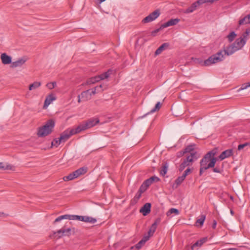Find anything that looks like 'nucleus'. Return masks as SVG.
<instances>
[{
    "mask_svg": "<svg viewBox=\"0 0 250 250\" xmlns=\"http://www.w3.org/2000/svg\"><path fill=\"white\" fill-rule=\"evenodd\" d=\"M194 145H190L188 146L184 150L186 153L187 152L191 153L194 152L193 151Z\"/></svg>",
    "mask_w": 250,
    "mask_h": 250,
    "instance_id": "4c0bfd02",
    "label": "nucleus"
},
{
    "mask_svg": "<svg viewBox=\"0 0 250 250\" xmlns=\"http://www.w3.org/2000/svg\"><path fill=\"white\" fill-rule=\"evenodd\" d=\"M160 15V11L159 9H157L150 13L146 18H145L142 21L144 23H147L153 21L156 19Z\"/></svg>",
    "mask_w": 250,
    "mask_h": 250,
    "instance_id": "0eeeda50",
    "label": "nucleus"
},
{
    "mask_svg": "<svg viewBox=\"0 0 250 250\" xmlns=\"http://www.w3.org/2000/svg\"><path fill=\"white\" fill-rule=\"evenodd\" d=\"M250 32H249V30H246V31L243 34L242 36L240 37V38H244L247 40V37L250 35Z\"/></svg>",
    "mask_w": 250,
    "mask_h": 250,
    "instance_id": "a18cd8bd",
    "label": "nucleus"
},
{
    "mask_svg": "<svg viewBox=\"0 0 250 250\" xmlns=\"http://www.w3.org/2000/svg\"><path fill=\"white\" fill-rule=\"evenodd\" d=\"M26 61V60L23 58L20 59L17 61L12 62L11 67L12 68H15L21 66Z\"/></svg>",
    "mask_w": 250,
    "mask_h": 250,
    "instance_id": "a211bd4d",
    "label": "nucleus"
},
{
    "mask_svg": "<svg viewBox=\"0 0 250 250\" xmlns=\"http://www.w3.org/2000/svg\"><path fill=\"white\" fill-rule=\"evenodd\" d=\"M62 219H68L69 220H79L81 221L89 222L91 223H95L97 221V220L95 218L89 216L65 214L60 216L58 217H57L54 220L53 224H55L56 223L60 222Z\"/></svg>",
    "mask_w": 250,
    "mask_h": 250,
    "instance_id": "f03ea898",
    "label": "nucleus"
},
{
    "mask_svg": "<svg viewBox=\"0 0 250 250\" xmlns=\"http://www.w3.org/2000/svg\"><path fill=\"white\" fill-rule=\"evenodd\" d=\"M185 171L187 172L188 174L191 172V169L190 168H188Z\"/></svg>",
    "mask_w": 250,
    "mask_h": 250,
    "instance_id": "bf43d9fd",
    "label": "nucleus"
},
{
    "mask_svg": "<svg viewBox=\"0 0 250 250\" xmlns=\"http://www.w3.org/2000/svg\"><path fill=\"white\" fill-rule=\"evenodd\" d=\"M205 219L206 215L204 214H201L195 222L196 226L197 227H202L204 224Z\"/></svg>",
    "mask_w": 250,
    "mask_h": 250,
    "instance_id": "aec40b11",
    "label": "nucleus"
},
{
    "mask_svg": "<svg viewBox=\"0 0 250 250\" xmlns=\"http://www.w3.org/2000/svg\"><path fill=\"white\" fill-rule=\"evenodd\" d=\"M184 180L181 177V176H179L175 181V184H173L172 187L173 188H177V187L180 185L183 182Z\"/></svg>",
    "mask_w": 250,
    "mask_h": 250,
    "instance_id": "2f4dec72",
    "label": "nucleus"
},
{
    "mask_svg": "<svg viewBox=\"0 0 250 250\" xmlns=\"http://www.w3.org/2000/svg\"><path fill=\"white\" fill-rule=\"evenodd\" d=\"M233 154V150L232 149H229L226 150L222 152L219 156V159L222 161L225 158L230 157Z\"/></svg>",
    "mask_w": 250,
    "mask_h": 250,
    "instance_id": "9d476101",
    "label": "nucleus"
},
{
    "mask_svg": "<svg viewBox=\"0 0 250 250\" xmlns=\"http://www.w3.org/2000/svg\"><path fill=\"white\" fill-rule=\"evenodd\" d=\"M207 237H204V238H203L202 239H201L200 240H198V242L200 243V244H201V245H203V244H204L205 243H206L207 241Z\"/></svg>",
    "mask_w": 250,
    "mask_h": 250,
    "instance_id": "de8ad7c7",
    "label": "nucleus"
},
{
    "mask_svg": "<svg viewBox=\"0 0 250 250\" xmlns=\"http://www.w3.org/2000/svg\"><path fill=\"white\" fill-rule=\"evenodd\" d=\"M97 92L96 91V89H95V88L94 87V88L92 89L91 92V93L90 92V94H91V95H94Z\"/></svg>",
    "mask_w": 250,
    "mask_h": 250,
    "instance_id": "13d9d810",
    "label": "nucleus"
},
{
    "mask_svg": "<svg viewBox=\"0 0 250 250\" xmlns=\"http://www.w3.org/2000/svg\"><path fill=\"white\" fill-rule=\"evenodd\" d=\"M236 36V34L234 31L231 32L229 35H228L227 38L229 42H231L234 40V38Z\"/></svg>",
    "mask_w": 250,
    "mask_h": 250,
    "instance_id": "f704fd0d",
    "label": "nucleus"
},
{
    "mask_svg": "<svg viewBox=\"0 0 250 250\" xmlns=\"http://www.w3.org/2000/svg\"><path fill=\"white\" fill-rule=\"evenodd\" d=\"M100 81V78L98 77V76L91 77L90 79H89L87 82L86 83L87 84H94L97 82H98Z\"/></svg>",
    "mask_w": 250,
    "mask_h": 250,
    "instance_id": "a878e982",
    "label": "nucleus"
},
{
    "mask_svg": "<svg viewBox=\"0 0 250 250\" xmlns=\"http://www.w3.org/2000/svg\"><path fill=\"white\" fill-rule=\"evenodd\" d=\"M198 5L196 3V1L194 3H193L191 5L187 8L185 11L186 13H190L193 12L194 11H195L197 7H198Z\"/></svg>",
    "mask_w": 250,
    "mask_h": 250,
    "instance_id": "b1692460",
    "label": "nucleus"
},
{
    "mask_svg": "<svg viewBox=\"0 0 250 250\" xmlns=\"http://www.w3.org/2000/svg\"><path fill=\"white\" fill-rule=\"evenodd\" d=\"M196 3L199 6L200 5L205 3V0H198L196 1Z\"/></svg>",
    "mask_w": 250,
    "mask_h": 250,
    "instance_id": "603ef678",
    "label": "nucleus"
},
{
    "mask_svg": "<svg viewBox=\"0 0 250 250\" xmlns=\"http://www.w3.org/2000/svg\"><path fill=\"white\" fill-rule=\"evenodd\" d=\"M162 169L160 171V173L162 175H165L167 172V168H168V164L166 163L165 164H164L163 165V166H162Z\"/></svg>",
    "mask_w": 250,
    "mask_h": 250,
    "instance_id": "72a5a7b5",
    "label": "nucleus"
},
{
    "mask_svg": "<svg viewBox=\"0 0 250 250\" xmlns=\"http://www.w3.org/2000/svg\"><path fill=\"white\" fill-rule=\"evenodd\" d=\"M106 85L104 84H100L95 87V89H96L97 92L103 91L104 89L106 88Z\"/></svg>",
    "mask_w": 250,
    "mask_h": 250,
    "instance_id": "c9c22d12",
    "label": "nucleus"
},
{
    "mask_svg": "<svg viewBox=\"0 0 250 250\" xmlns=\"http://www.w3.org/2000/svg\"><path fill=\"white\" fill-rule=\"evenodd\" d=\"M183 179V180H185L186 177H187V175L184 174V173H183V174L182 175V176H180Z\"/></svg>",
    "mask_w": 250,
    "mask_h": 250,
    "instance_id": "052dcab7",
    "label": "nucleus"
},
{
    "mask_svg": "<svg viewBox=\"0 0 250 250\" xmlns=\"http://www.w3.org/2000/svg\"><path fill=\"white\" fill-rule=\"evenodd\" d=\"M160 107H161V103L160 102H159L156 104L155 107L153 109H152L149 112H148L147 114H146L145 115H144V116L141 117V118H144L145 116H146V115L149 114L150 113H153L156 111L159 110L160 109Z\"/></svg>",
    "mask_w": 250,
    "mask_h": 250,
    "instance_id": "c85d7f7f",
    "label": "nucleus"
},
{
    "mask_svg": "<svg viewBox=\"0 0 250 250\" xmlns=\"http://www.w3.org/2000/svg\"><path fill=\"white\" fill-rule=\"evenodd\" d=\"M87 172V168L83 167H81L74 171L76 177H78L81 175L85 174Z\"/></svg>",
    "mask_w": 250,
    "mask_h": 250,
    "instance_id": "4be33fe9",
    "label": "nucleus"
},
{
    "mask_svg": "<svg viewBox=\"0 0 250 250\" xmlns=\"http://www.w3.org/2000/svg\"><path fill=\"white\" fill-rule=\"evenodd\" d=\"M56 85V83L55 82L49 83L46 84V86L50 89H52L54 88Z\"/></svg>",
    "mask_w": 250,
    "mask_h": 250,
    "instance_id": "79ce46f5",
    "label": "nucleus"
},
{
    "mask_svg": "<svg viewBox=\"0 0 250 250\" xmlns=\"http://www.w3.org/2000/svg\"><path fill=\"white\" fill-rule=\"evenodd\" d=\"M248 145V143H246L243 144H240L238 146V150H240L243 149L244 147Z\"/></svg>",
    "mask_w": 250,
    "mask_h": 250,
    "instance_id": "09e8293b",
    "label": "nucleus"
},
{
    "mask_svg": "<svg viewBox=\"0 0 250 250\" xmlns=\"http://www.w3.org/2000/svg\"><path fill=\"white\" fill-rule=\"evenodd\" d=\"M163 28H164V27H162V25L161 26V27L159 28H157L155 30H154V31H153L152 32H151V35L153 37L155 36L156 35V34L159 32Z\"/></svg>",
    "mask_w": 250,
    "mask_h": 250,
    "instance_id": "c03bdc74",
    "label": "nucleus"
},
{
    "mask_svg": "<svg viewBox=\"0 0 250 250\" xmlns=\"http://www.w3.org/2000/svg\"><path fill=\"white\" fill-rule=\"evenodd\" d=\"M55 125V122L52 120H49L45 124L38 128L37 135L39 137H43L50 134Z\"/></svg>",
    "mask_w": 250,
    "mask_h": 250,
    "instance_id": "7ed1b4c3",
    "label": "nucleus"
},
{
    "mask_svg": "<svg viewBox=\"0 0 250 250\" xmlns=\"http://www.w3.org/2000/svg\"><path fill=\"white\" fill-rule=\"evenodd\" d=\"M139 200H138L137 199H136L135 197L133 198V199H132L131 202V204H136V203H137V202Z\"/></svg>",
    "mask_w": 250,
    "mask_h": 250,
    "instance_id": "5fc2aeb1",
    "label": "nucleus"
},
{
    "mask_svg": "<svg viewBox=\"0 0 250 250\" xmlns=\"http://www.w3.org/2000/svg\"><path fill=\"white\" fill-rule=\"evenodd\" d=\"M246 42V40L244 38H238L232 44L235 48V50H238L241 49Z\"/></svg>",
    "mask_w": 250,
    "mask_h": 250,
    "instance_id": "1a4fd4ad",
    "label": "nucleus"
},
{
    "mask_svg": "<svg viewBox=\"0 0 250 250\" xmlns=\"http://www.w3.org/2000/svg\"><path fill=\"white\" fill-rule=\"evenodd\" d=\"M202 245L200 244V243L197 241L196 243H195L191 247V250H194L195 249L198 250L199 248L201 247Z\"/></svg>",
    "mask_w": 250,
    "mask_h": 250,
    "instance_id": "58836bf2",
    "label": "nucleus"
},
{
    "mask_svg": "<svg viewBox=\"0 0 250 250\" xmlns=\"http://www.w3.org/2000/svg\"><path fill=\"white\" fill-rule=\"evenodd\" d=\"M71 229L70 228L67 229H61L58 230L57 232H54V234H61L59 236L60 238L61 236L63 235H69L70 234Z\"/></svg>",
    "mask_w": 250,
    "mask_h": 250,
    "instance_id": "6ab92c4d",
    "label": "nucleus"
},
{
    "mask_svg": "<svg viewBox=\"0 0 250 250\" xmlns=\"http://www.w3.org/2000/svg\"><path fill=\"white\" fill-rule=\"evenodd\" d=\"M237 51L232 44L228 46L224 50H221L216 54L212 55L204 62V65L205 66L210 65L223 61L224 59V55L229 56Z\"/></svg>",
    "mask_w": 250,
    "mask_h": 250,
    "instance_id": "f257e3e1",
    "label": "nucleus"
},
{
    "mask_svg": "<svg viewBox=\"0 0 250 250\" xmlns=\"http://www.w3.org/2000/svg\"><path fill=\"white\" fill-rule=\"evenodd\" d=\"M151 204L146 203L143 207L140 209V212L142 213L143 215L146 216L150 212Z\"/></svg>",
    "mask_w": 250,
    "mask_h": 250,
    "instance_id": "ddd939ff",
    "label": "nucleus"
},
{
    "mask_svg": "<svg viewBox=\"0 0 250 250\" xmlns=\"http://www.w3.org/2000/svg\"><path fill=\"white\" fill-rule=\"evenodd\" d=\"M161 219L160 218H157L155 219L154 222L152 224L151 227L149 228V229L148 231V234L146 235H145V236H149V238L153 236V234L154 233L155 231L156 230L157 226L158 224H159L161 222Z\"/></svg>",
    "mask_w": 250,
    "mask_h": 250,
    "instance_id": "6e6552de",
    "label": "nucleus"
},
{
    "mask_svg": "<svg viewBox=\"0 0 250 250\" xmlns=\"http://www.w3.org/2000/svg\"><path fill=\"white\" fill-rule=\"evenodd\" d=\"M228 250H238L237 248H229Z\"/></svg>",
    "mask_w": 250,
    "mask_h": 250,
    "instance_id": "69168bd1",
    "label": "nucleus"
},
{
    "mask_svg": "<svg viewBox=\"0 0 250 250\" xmlns=\"http://www.w3.org/2000/svg\"><path fill=\"white\" fill-rule=\"evenodd\" d=\"M172 213H175V214H179V210L177 209L174 208H170L167 213V215L169 216L170 214Z\"/></svg>",
    "mask_w": 250,
    "mask_h": 250,
    "instance_id": "e433bc0d",
    "label": "nucleus"
},
{
    "mask_svg": "<svg viewBox=\"0 0 250 250\" xmlns=\"http://www.w3.org/2000/svg\"><path fill=\"white\" fill-rule=\"evenodd\" d=\"M179 21L180 20L177 18L170 19L167 22L162 24V27L166 28L170 26L176 25L179 22Z\"/></svg>",
    "mask_w": 250,
    "mask_h": 250,
    "instance_id": "2eb2a0df",
    "label": "nucleus"
},
{
    "mask_svg": "<svg viewBox=\"0 0 250 250\" xmlns=\"http://www.w3.org/2000/svg\"><path fill=\"white\" fill-rule=\"evenodd\" d=\"M147 188L148 187L144 183H143V184L140 186L139 190L141 191V192L143 193L146 190Z\"/></svg>",
    "mask_w": 250,
    "mask_h": 250,
    "instance_id": "ea45409f",
    "label": "nucleus"
},
{
    "mask_svg": "<svg viewBox=\"0 0 250 250\" xmlns=\"http://www.w3.org/2000/svg\"><path fill=\"white\" fill-rule=\"evenodd\" d=\"M250 86V83H244L243 84H242V85L241 87V88H240L239 89L238 91H240L241 90H244V89H247V88H248Z\"/></svg>",
    "mask_w": 250,
    "mask_h": 250,
    "instance_id": "37998d69",
    "label": "nucleus"
},
{
    "mask_svg": "<svg viewBox=\"0 0 250 250\" xmlns=\"http://www.w3.org/2000/svg\"><path fill=\"white\" fill-rule=\"evenodd\" d=\"M190 164H189L187 161L184 160L183 162L179 166V170L180 171H183L186 167L190 166Z\"/></svg>",
    "mask_w": 250,
    "mask_h": 250,
    "instance_id": "473e14b6",
    "label": "nucleus"
},
{
    "mask_svg": "<svg viewBox=\"0 0 250 250\" xmlns=\"http://www.w3.org/2000/svg\"><path fill=\"white\" fill-rule=\"evenodd\" d=\"M217 225V222L215 220H213V224H212V228L215 229L216 228Z\"/></svg>",
    "mask_w": 250,
    "mask_h": 250,
    "instance_id": "4d7b16f0",
    "label": "nucleus"
},
{
    "mask_svg": "<svg viewBox=\"0 0 250 250\" xmlns=\"http://www.w3.org/2000/svg\"><path fill=\"white\" fill-rule=\"evenodd\" d=\"M62 142L59 141V138L58 139H54L51 143L52 146L57 147Z\"/></svg>",
    "mask_w": 250,
    "mask_h": 250,
    "instance_id": "a19ab883",
    "label": "nucleus"
},
{
    "mask_svg": "<svg viewBox=\"0 0 250 250\" xmlns=\"http://www.w3.org/2000/svg\"><path fill=\"white\" fill-rule=\"evenodd\" d=\"M143 193L141 192L139 190L138 191V192L136 193L135 196H134L136 199L139 200L140 197H141V195Z\"/></svg>",
    "mask_w": 250,
    "mask_h": 250,
    "instance_id": "8fccbe9b",
    "label": "nucleus"
},
{
    "mask_svg": "<svg viewBox=\"0 0 250 250\" xmlns=\"http://www.w3.org/2000/svg\"><path fill=\"white\" fill-rule=\"evenodd\" d=\"M217 159L213 157H210V160L209 162V163L208 165V169L209 168L213 167L215 166V164L216 162Z\"/></svg>",
    "mask_w": 250,
    "mask_h": 250,
    "instance_id": "c756f323",
    "label": "nucleus"
},
{
    "mask_svg": "<svg viewBox=\"0 0 250 250\" xmlns=\"http://www.w3.org/2000/svg\"><path fill=\"white\" fill-rule=\"evenodd\" d=\"M139 200H138L137 199H136L135 197L133 198V199H132L131 202V204H136V203H137V202Z\"/></svg>",
    "mask_w": 250,
    "mask_h": 250,
    "instance_id": "6e6d98bb",
    "label": "nucleus"
},
{
    "mask_svg": "<svg viewBox=\"0 0 250 250\" xmlns=\"http://www.w3.org/2000/svg\"><path fill=\"white\" fill-rule=\"evenodd\" d=\"M99 123V120L97 118H90L86 121L80 124L77 127L79 132L87 129L92 127Z\"/></svg>",
    "mask_w": 250,
    "mask_h": 250,
    "instance_id": "39448f33",
    "label": "nucleus"
},
{
    "mask_svg": "<svg viewBox=\"0 0 250 250\" xmlns=\"http://www.w3.org/2000/svg\"><path fill=\"white\" fill-rule=\"evenodd\" d=\"M81 95H79V96H78V102L79 103H80V102H81Z\"/></svg>",
    "mask_w": 250,
    "mask_h": 250,
    "instance_id": "338daca9",
    "label": "nucleus"
},
{
    "mask_svg": "<svg viewBox=\"0 0 250 250\" xmlns=\"http://www.w3.org/2000/svg\"><path fill=\"white\" fill-rule=\"evenodd\" d=\"M81 98L83 100L87 101L91 98V94H90V90L83 91L81 94Z\"/></svg>",
    "mask_w": 250,
    "mask_h": 250,
    "instance_id": "412c9836",
    "label": "nucleus"
},
{
    "mask_svg": "<svg viewBox=\"0 0 250 250\" xmlns=\"http://www.w3.org/2000/svg\"><path fill=\"white\" fill-rule=\"evenodd\" d=\"M76 175L74 173V171L70 174H69L68 175L64 176L63 177V180L64 181H68L70 180H72L75 178H76Z\"/></svg>",
    "mask_w": 250,
    "mask_h": 250,
    "instance_id": "cd10ccee",
    "label": "nucleus"
},
{
    "mask_svg": "<svg viewBox=\"0 0 250 250\" xmlns=\"http://www.w3.org/2000/svg\"><path fill=\"white\" fill-rule=\"evenodd\" d=\"M198 159L197 156L196 152H191L190 154L184 159L189 164L192 163L194 161Z\"/></svg>",
    "mask_w": 250,
    "mask_h": 250,
    "instance_id": "f3484780",
    "label": "nucleus"
},
{
    "mask_svg": "<svg viewBox=\"0 0 250 250\" xmlns=\"http://www.w3.org/2000/svg\"><path fill=\"white\" fill-rule=\"evenodd\" d=\"M216 154V151L211 150L208 152L202 158L200 162V168L199 174L200 175L203 174L204 171L208 169V165L210 160V157H213Z\"/></svg>",
    "mask_w": 250,
    "mask_h": 250,
    "instance_id": "20e7f679",
    "label": "nucleus"
},
{
    "mask_svg": "<svg viewBox=\"0 0 250 250\" xmlns=\"http://www.w3.org/2000/svg\"><path fill=\"white\" fill-rule=\"evenodd\" d=\"M0 59L2 63L4 64H8L12 63L11 57L7 55L5 53H3L1 54Z\"/></svg>",
    "mask_w": 250,
    "mask_h": 250,
    "instance_id": "f8f14e48",
    "label": "nucleus"
},
{
    "mask_svg": "<svg viewBox=\"0 0 250 250\" xmlns=\"http://www.w3.org/2000/svg\"><path fill=\"white\" fill-rule=\"evenodd\" d=\"M250 23V16L247 15L239 21V25L246 24Z\"/></svg>",
    "mask_w": 250,
    "mask_h": 250,
    "instance_id": "5701e85b",
    "label": "nucleus"
},
{
    "mask_svg": "<svg viewBox=\"0 0 250 250\" xmlns=\"http://www.w3.org/2000/svg\"><path fill=\"white\" fill-rule=\"evenodd\" d=\"M205 1L206 3H208V2H210V3H212V0H205Z\"/></svg>",
    "mask_w": 250,
    "mask_h": 250,
    "instance_id": "0e129e2a",
    "label": "nucleus"
},
{
    "mask_svg": "<svg viewBox=\"0 0 250 250\" xmlns=\"http://www.w3.org/2000/svg\"><path fill=\"white\" fill-rule=\"evenodd\" d=\"M13 168H14V167L12 165H6V166L3 165V168H2V169H3V170H7V169L13 170Z\"/></svg>",
    "mask_w": 250,
    "mask_h": 250,
    "instance_id": "49530a36",
    "label": "nucleus"
},
{
    "mask_svg": "<svg viewBox=\"0 0 250 250\" xmlns=\"http://www.w3.org/2000/svg\"><path fill=\"white\" fill-rule=\"evenodd\" d=\"M4 214L3 212H0V217L4 216Z\"/></svg>",
    "mask_w": 250,
    "mask_h": 250,
    "instance_id": "774afa93",
    "label": "nucleus"
},
{
    "mask_svg": "<svg viewBox=\"0 0 250 250\" xmlns=\"http://www.w3.org/2000/svg\"><path fill=\"white\" fill-rule=\"evenodd\" d=\"M149 240V236H144L141 240H140L136 245L131 247V249L133 250L135 248L137 250H140L142 247Z\"/></svg>",
    "mask_w": 250,
    "mask_h": 250,
    "instance_id": "9b49d317",
    "label": "nucleus"
},
{
    "mask_svg": "<svg viewBox=\"0 0 250 250\" xmlns=\"http://www.w3.org/2000/svg\"><path fill=\"white\" fill-rule=\"evenodd\" d=\"M186 152H185V150H183V151H180L178 153H177V157H182L183 155H184V154H185Z\"/></svg>",
    "mask_w": 250,
    "mask_h": 250,
    "instance_id": "864d4df0",
    "label": "nucleus"
},
{
    "mask_svg": "<svg viewBox=\"0 0 250 250\" xmlns=\"http://www.w3.org/2000/svg\"><path fill=\"white\" fill-rule=\"evenodd\" d=\"M3 168V165L2 163H0V169H2Z\"/></svg>",
    "mask_w": 250,
    "mask_h": 250,
    "instance_id": "e2e57ef3",
    "label": "nucleus"
},
{
    "mask_svg": "<svg viewBox=\"0 0 250 250\" xmlns=\"http://www.w3.org/2000/svg\"><path fill=\"white\" fill-rule=\"evenodd\" d=\"M213 171L216 173H221L222 170L218 167H216L213 168Z\"/></svg>",
    "mask_w": 250,
    "mask_h": 250,
    "instance_id": "3c124183",
    "label": "nucleus"
},
{
    "mask_svg": "<svg viewBox=\"0 0 250 250\" xmlns=\"http://www.w3.org/2000/svg\"><path fill=\"white\" fill-rule=\"evenodd\" d=\"M110 75V71L108 70L107 72L104 73L100 75H98L100 78V81L106 79L109 77Z\"/></svg>",
    "mask_w": 250,
    "mask_h": 250,
    "instance_id": "7c9ffc66",
    "label": "nucleus"
},
{
    "mask_svg": "<svg viewBox=\"0 0 250 250\" xmlns=\"http://www.w3.org/2000/svg\"><path fill=\"white\" fill-rule=\"evenodd\" d=\"M159 181L160 179L158 177L153 176L146 179L143 183L148 188L154 182H157Z\"/></svg>",
    "mask_w": 250,
    "mask_h": 250,
    "instance_id": "dca6fc26",
    "label": "nucleus"
},
{
    "mask_svg": "<svg viewBox=\"0 0 250 250\" xmlns=\"http://www.w3.org/2000/svg\"><path fill=\"white\" fill-rule=\"evenodd\" d=\"M41 85V83L40 82H35L29 86V90H32L39 88Z\"/></svg>",
    "mask_w": 250,
    "mask_h": 250,
    "instance_id": "bb28decb",
    "label": "nucleus"
},
{
    "mask_svg": "<svg viewBox=\"0 0 250 250\" xmlns=\"http://www.w3.org/2000/svg\"><path fill=\"white\" fill-rule=\"evenodd\" d=\"M168 44L167 43H164L162 44L156 50L155 54L158 55L161 53V52L165 49L166 48L168 47Z\"/></svg>",
    "mask_w": 250,
    "mask_h": 250,
    "instance_id": "393cba45",
    "label": "nucleus"
},
{
    "mask_svg": "<svg viewBox=\"0 0 250 250\" xmlns=\"http://www.w3.org/2000/svg\"><path fill=\"white\" fill-rule=\"evenodd\" d=\"M56 100V97L52 94L48 95L45 98L44 101L43 108H46L54 100Z\"/></svg>",
    "mask_w": 250,
    "mask_h": 250,
    "instance_id": "4468645a",
    "label": "nucleus"
},
{
    "mask_svg": "<svg viewBox=\"0 0 250 250\" xmlns=\"http://www.w3.org/2000/svg\"><path fill=\"white\" fill-rule=\"evenodd\" d=\"M183 179V180H185L186 177H187V175L184 174V173H183V174L182 175V176H180Z\"/></svg>",
    "mask_w": 250,
    "mask_h": 250,
    "instance_id": "680f3d73",
    "label": "nucleus"
},
{
    "mask_svg": "<svg viewBox=\"0 0 250 250\" xmlns=\"http://www.w3.org/2000/svg\"><path fill=\"white\" fill-rule=\"evenodd\" d=\"M80 133L77 129V127L73 128L70 129H67L63 131L59 137V141L65 142L67 141L72 135Z\"/></svg>",
    "mask_w": 250,
    "mask_h": 250,
    "instance_id": "423d86ee",
    "label": "nucleus"
}]
</instances>
